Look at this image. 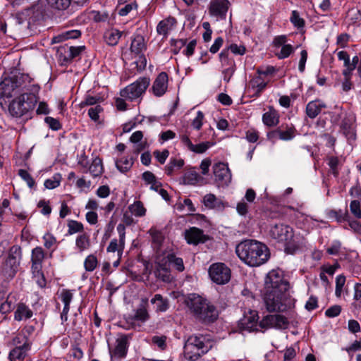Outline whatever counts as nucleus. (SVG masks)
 <instances>
[{"instance_id": "nucleus-1", "label": "nucleus", "mask_w": 361, "mask_h": 361, "mask_svg": "<svg viewBox=\"0 0 361 361\" xmlns=\"http://www.w3.org/2000/svg\"><path fill=\"white\" fill-rule=\"evenodd\" d=\"M288 288V283L281 270L273 269L267 274L263 299L268 312H284L290 307V299L286 293Z\"/></svg>"}, {"instance_id": "nucleus-2", "label": "nucleus", "mask_w": 361, "mask_h": 361, "mask_svg": "<svg viewBox=\"0 0 361 361\" xmlns=\"http://www.w3.org/2000/svg\"><path fill=\"white\" fill-rule=\"evenodd\" d=\"M305 232L293 231V228L283 224H276L269 230L271 237L278 242L285 243V251L288 254H295L306 244Z\"/></svg>"}, {"instance_id": "nucleus-3", "label": "nucleus", "mask_w": 361, "mask_h": 361, "mask_svg": "<svg viewBox=\"0 0 361 361\" xmlns=\"http://www.w3.org/2000/svg\"><path fill=\"white\" fill-rule=\"evenodd\" d=\"M235 252L243 262L250 267L260 266L269 257L267 247L255 240L242 241L236 246Z\"/></svg>"}, {"instance_id": "nucleus-4", "label": "nucleus", "mask_w": 361, "mask_h": 361, "mask_svg": "<svg viewBox=\"0 0 361 361\" xmlns=\"http://www.w3.org/2000/svg\"><path fill=\"white\" fill-rule=\"evenodd\" d=\"M185 304L195 318L203 322H213L218 317L216 307L199 295H189L185 300Z\"/></svg>"}, {"instance_id": "nucleus-5", "label": "nucleus", "mask_w": 361, "mask_h": 361, "mask_svg": "<svg viewBox=\"0 0 361 361\" xmlns=\"http://www.w3.org/2000/svg\"><path fill=\"white\" fill-rule=\"evenodd\" d=\"M212 348L208 339L204 336L192 335L186 341L184 345V355L189 360H197L202 355L207 353Z\"/></svg>"}, {"instance_id": "nucleus-6", "label": "nucleus", "mask_w": 361, "mask_h": 361, "mask_svg": "<svg viewBox=\"0 0 361 361\" xmlns=\"http://www.w3.org/2000/svg\"><path fill=\"white\" fill-rule=\"evenodd\" d=\"M37 102V96L33 93H24L13 99L9 104V113L15 117H20L34 109Z\"/></svg>"}, {"instance_id": "nucleus-7", "label": "nucleus", "mask_w": 361, "mask_h": 361, "mask_svg": "<svg viewBox=\"0 0 361 361\" xmlns=\"http://www.w3.org/2000/svg\"><path fill=\"white\" fill-rule=\"evenodd\" d=\"M149 85V78H140L135 82L121 90L120 94L121 97L133 101L140 97L145 92Z\"/></svg>"}, {"instance_id": "nucleus-8", "label": "nucleus", "mask_w": 361, "mask_h": 361, "mask_svg": "<svg viewBox=\"0 0 361 361\" xmlns=\"http://www.w3.org/2000/svg\"><path fill=\"white\" fill-rule=\"evenodd\" d=\"M208 271L212 281L216 284H226L231 279V269L224 263L217 262L212 264L209 267Z\"/></svg>"}, {"instance_id": "nucleus-9", "label": "nucleus", "mask_w": 361, "mask_h": 361, "mask_svg": "<svg viewBox=\"0 0 361 361\" xmlns=\"http://www.w3.org/2000/svg\"><path fill=\"white\" fill-rule=\"evenodd\" d=\"M288 325V319L279 314H268L259 321V327L262 330L267 329H286Z\"/></svg>"}, {"instance_id": "nucleus-10", "label": "nucleus", "mask_w": 361, "mask_h": 361, "mask_svg": "<svg viewBox=\"0 0 361 361\" xmlns=\"http://www.w3.org/2000/svg\"><path fill=\"white\" fill-rule=\"evenodd\" d=\"M238 326L242 331L249 332L262 331L259 327L258 313L255 310H249L238 321Z\"/></svg>"}, {"instance_id": "nucleus-11", "label": "nucleus", "mask_w": 361, "mask_h": 361, "mask_svg": "<svg viewBox=\"0 0 361 361\" xmlns=\"http://www.w3.org/2000/svg\"><path fill=\"white\" fill-rule=\"evenodd\" d=\"M147 307L148 300L147 298L142 299L140 305L134 310V314H129L126 317V322L130 324L132 327L136 326V322H139L141 324L147 322L150 319V314Z\"/></svg>"}, {"instance_id": "nucleus-12", "label": "nucleus", "mask_w": 361, "mask_h": 361, "mask_svg": "<svg viewBox=\"0 0 361 361\" xmlns=\"http://www.w3.org/2000/svg\"><path fill=\"white\" fill-rule=\"evenodd\" d=\"M20 78L13 76L4 78L0 83V95L4 98H11L20 87Z\"/></svg>"}, {"instance_id": "nucleus-13", "label": "nucleus", "mask_w": 361, "mask_h": 361, "mask_svg": "<svg viewBox=\"0 0 361 361\" xmlns=\"http://www.w3.org/2000/svg\"><path fill=\"white\" fill-rule=\"evenodd\" d=\"M228 0H211L209 7V14L216 20H224L229 8Z\"/></svg>"}, {"instance_id": "nucleus-14", "label": "nucleus", "mask_w": 361, "mask_h": 361, "mask_svg": "<svg viewBox=\"0 0 361 361\" xmlns=\"http://www.w3.org/2000/svg\"><path fill=\"white\" fill-rule=\"evenodd\" d=\"M215 180L221 185H227L231 180V173L228 165L224 163H217L213 166Z\"/></svg>"}, {"instance_id": "nucleus-15", "label": "nucleus", "mask_w": 361, "mask_h": 361, "mask_svg": "<svg viewBox=\"0 0 361 361\" xmlns=\"http://www.w3.org/2000/svg\"><path fill=\"white\" fill-rule=\"evenodd\" d=\"M117 230L119 233V240H111L106 250L109 252H117L118 257H121L125 245L124 226L122 224H119L117 226Z\"/></svg>"}, {"instance_id": "nucleus-16", "label": "nucleus", "mask_w": 361, "mask_h": 361, "mask_svg": "<svg viewBox=\"0 0 361 361\" xmlns=\"http://www.w3.org/2000/svg\"><path fill=\"white\" fill-rule=\"evenodd\" d=\"M269 139L276 140L280 139L282 140H290L295 136V128L293 126H286V128L280 127L267 135Z\"/></svg>"}, {"instance_id": "nucleus-17", "label": "nucleus", "mask_w": 361, "mask_h": 361, "mask_svg": "<svg viewBox=\"0 0 361 361\" xmlns=\"http://www.w3.org/2000/svg\"><path fill=\"white\" fill-rule=\"evenodd\" d=\"M128 352V343L125 336H121L116 339V346L114 349H109V353L111 359L124 358Z\"/></svg>"}, {"instance_id": "nucleus-18", "label": "nucleus", "mask_w": 361, "mask_h": 361, "mask_svg": "<svg viewBox=\"0 0 361 361\" xmlns=\"http://www.w3.org/2000/svg\"><path fill=\"white\" fill-rule=\"evenodd\" d=\"M168 87V75L165 72L160 73L156 78L152 85V92L157 97L165 94Z\"/></svg>"}, {"instance_id": "nucleus-19", "label": "nucleus", "mask_w": 361, "mask_h": 361, "mask_svg": "<svg viewBox=\"0 0 361 361\" xmlns=\"http://www.w3.org/2000/svg\"><path fill=\"white\" fill-rule=\"evenodd\" d=\"M185 238L188 243L197 245L200 243H204L207 240L206 235L203 231L196 227H192L185 231Z\"/></svg>"}, {"instance_id": "nucleus-20", "label": "nucleus", "mask_w": 361, "mask_h": 361, "mask_svg": "<svg viewBox=\"0 0 361 361\" xmlns=\"http://www.w3.org/2000/svg\"><path fill=\"white\" fill-rule=\"evenodd\" d=\"M79 165L82 167V172L87 173L89 171L93 177H97L102 174L104 171L103 164L102 160L96 157L92 160V164L87 168V164L84 163V161H79Z\"/></svg>"}, {"instance_id": "nucleus-21", "label": "nucleus", "mask_w": 361, "mask_h": 361, "mask_svg": "<svg viewBox=\"0 0 361 361\" xmlns=\"http://www.w3.org/2000/svg\"><path fill=\"white\" fill-rule=\"evenodd\" d=\"M30 348V342H24L23 345L16 346L9 353L11 361H23Z\"/></svg>"}, {"instance_id": "nucleus-22", "label": "nucleus", "mask_w": 361, "mask_h": 361, "mask_svg": "<svg viewBox=\"0 0 361 361\" xmlns=\"http://www.w3.org/2000/svg\"><path fill=\"white\" fill-rule=\"evenodd\" d=\"M176 20L173 17H169L161 20L157 27V32L159 35L166 37L169 33L174 28Z\"/></svg>"}, {"instance_id": "nucleus-23", "label": "nucleus", "mask_w": 361, "mask_h": 361, "mask_svg": "<svg viewBox=\"0 0 361 361\" xmlns=\"http://www.w3.org/2000/svg\"><path fill=\"white\" fill-rule=\"evenodd\" d=\"M19 266V259L10 255L4 265L3 271L8 277H13Z\"/></svg>"}, {"instance_id": "nucleus-24", "label": "nucleus", "mask_w": 361, "mask_h": 361, "mask_svg": "<svg viewBox=\"0 0 361 361\" xmlns=\"http://www.w3.org/2000/svg\"><path fill=\"white\" fill-rule=\"evenodd\" d=\"M326 107L324 102L319 99L310 102L306 106V114L310 118H316Z\"/></svg>"}, {"instance_id": "nucleus-25", "label": "nucleus", "mask_w": 361, "mask_h": 361, "mask_svg": "<svg viewBox=\"0 0 361 361\" xmlns=\"http://www.w3.org/2000/svg\"><path fill=\"white\" fill-rule=\"evenodd\" d=\"M44 252L41 247H36L32 250V269L35 273V269H41L42 263L44 259Z\"/></svg>"}, {"instance_id": "nucleus-26", "label": "nucleus", "mask_w": 361, "mask_h": 361, "mask_svg": "<svg viewBox=\"0 0 361 361\" xmlns=\"http://www.w3.org/2000/svg\"><path fill=\"white\" fill-rule=\"evenodd\" d=\"M262 121L264 125L272 127L276 126L279 122V115L273 107H269V111L262 116Z\"/></svg>"}, {"instance_id": "nucleus-27", "label": "nucleus", "mask_w": 361, "mask_h": 361, "mask_svg": "<svg viewBox=\"0 0 361 361\" xmlns=\"http://www.w3.org/2000/svg\"><path fill=\"white\" fill-rule=\"evenodd\" d=\"M204 205L209 209H222L224 203L221 200L217 198L214 194L209 193L203 197Z\"/></svg>"}, {"instance_id": "nucleus-28", "label": "nucleus", "mask_w": 361, "mask_h": 361, "mask_svg": "<svg viewBox=\"0 0 361 361\" xmlns=\"http://www.w3.org/2000/svg\"><path fill=\"white\" fill-rule=\"evenodd\" d=\"M154 274L157 279L164 282H169L171 279L170 270L166 262H159L157 264L154 270Z\"/></svg>"}, {"instance_id": "nucleus-29", "label": "nucleus", "mask_w": 361, "mask_h": 361, "mask_svg": "<svg viewBox=\"0 0 361 361\" xmlns=\"http://www.w3.org/2000/svg\"><path fill=\"white\" fill-rule=\"evenodd\" d=\"M151 303L155 305L157 312H164L169 307V300L164 298L161 294H156L151 299Z\"/></svg>"}, {"instance_id": "nucleus-30", "label": "nucleus", "mask_w": 361, "mask_h": 361, "mask_svg": "<svg viewBox=\"0 0 361 361\" xmlns=\"http://www.w3.org/2000/svg\"><path fill=\"white\" fill-rule=\"evenodd\" d=\"M184 165V161L182 159L171 158L167 165L165 166V171L168 176H172L176 171L180 170Z\"/></svg>"}, {"instance_id": "nucleus-31", "label": "nucleus", "mask_w": 361, "mask_h": 361, "mask_svg": "<svg viewBox=\"0 0 361 361\" xmlns=\"http://www.w3.org/2000/svg\"><path fill=\"white\" fill-rule=\"evenodd\" d=\"M122 32L116 29H111L105 32L104 37L109 45L115 46L118 44Z\"/></svg>"}, {"instance_id": "nucleus-32", "label": "nucleus", "mask_w": 361, "mask_h": 361, "mask_svg": "<svg viewBox=\"0 0 361 361\" xmlns=\"http://www.w3.org/2000/svg\"><path fill=\"white\" fill-rule=\"evenodd\" d=\"M143 133L140 130L134 132L130 137V141L134 144H137L135 150L139 152L146 147H147V143L146 141L142 142Z\"/></svg>"}, {"instance_id": "nucleus-33", "label": "nucleus", "mask_w": 361, "mask_h": 361, "mask_svg": "<svg viewBox=\"0 0 361 361\" xmlns=\"http://www.w3.org/2000/svg\"><path fill=\"white\" fill-rule=\"evenodd\" d=\"M145 49L146 45L144 37L140 35L135 36L130 45L131 51L136 54H139L142 53Z\"/></svg>"}, {"instance_id": "nucleus-34", "label": "nucleus", "mask_w": 361, "mask_h": 361, "mask_svg": "<svg viewBox=\"0 0 361 361\" xmlns=\"http://www.w3.org/2000/svg\"><path fill=\"white\" fill-rule=\"evenodd\" d=\"M75 247L80 252L87 250L90 247V236L86 233L78 235L75 240Z\"/></svg>"}, {"instance_id": "nucleus-35", "label": "nucleus", "mask_w": 361, "mask_h": 361, "mask_svg": "<svg viewBox=\"0 0 361 361\" xmlns=\"http://www.w3.org/2000/svg\"><path fill=\"white\" fill-rule=\"evenodd\" d=\"M200 178V176L195 171L190 170L185 172L180 178V183L184 185H195Z\"/></svg>"}, {"instance_id": "nucleus-36", "label": "nucleus", "mask_w": 361, "mask_h": 361, "mask_svg": "<svg viewBox=\"0 0 361 361\" xmlns=\"http://www.w3.org/2000/svg\"><path fill=\"white\" fill-rule=\"evenodd\" d=\"M32 316V312L24 304H19L15 312V319L20 321L30 319Z\"/></svg>"}, {"instance_id": "nucleus-37", "label": "nucleus", "mask_w": 361, "mask_h": 361, "mask_svg": "<svg viewBox=\"0 0 361 361\" xmlns=\"http://www.w3.org/2000/svg\"><path fill=\"white\" fill-rule=\"evenodd\" d=\"M81 32L78 30H71L65 31L54 38V42H61L69 39H76L79 37Z\"/></svg>"}, {"instance_id": "nucleus-38", "label": "nucleus", "mask_w": 361, "mask_h": 361, "mask_svg": "<svg viewBox=\"0 0 361 361\" xmlns=\"http://www.w3.org/2000/svg\"><path fill=\"white\" fill-rule=\"evenodd\" d=\"M166 259V263L169 262V264L172 265L177 271H183L185 269L183 259L176 257L173 253L168 254Z\"/></svg>"}, {"instance_id": "nucleus-39", "label": "nucleus", "mask_w": 361, "mask_h": 361, "mask_svg": "<svg viewBox=\"0 0 361 361\" xmlns=\"http://www.w3.org/2000/svg\"><path fill=\"white\" fill-rule=\"evenodd\" d=\"M134 163L132 157H123L116 161V166L118 171L122 173L128 171Z\"/></svg>"}, {"instance_id": "nucleus-40", "label": "nucleus", "mask_w": 361, "mask_h": 361, "mask_svg": "<svg viewBox=\"0 0 361 361\" xmlns=\"http://www.w3.org/2000/svg\"><path fill=\"white\" fill-rule=\"evenodd\" d=\"M341 128L343 134L349 138L355 137V133L353 130V122L352 119L345 118L341 122Z\"/></svg>"}, {"instance_id": "nucleus-41", "label": "nucleus", "mask_w": 361, "mask_h": 361, "mask_svg": "<svg viewBox=\"0 0 361 361\" xmlns=\"http://www.w3.org/2000/svg\"><path fill=\"white\" fill-rule=\"evenodd\" d=\"M72 0H47L48 5L56 10L63 11L68 8Z\"/></svg>"}, {"instance_id": "nucleus-42", "label": "nucleus", "mask_w": 361, "mask_h": 361, "mask_svg": "<svg viewBox=\"0 0 361 361\" xmlns=\"http://www.w3.org/2000/svg\"><path fill=\"white\" fill-rule=\"evenodd\" d=\"M128 209L131 214L135 216H143L146 213V209L140 201L135 202L129 206Z\"/></svg>"}, {"instance_id": "nucleus-43", "label": "nucleus", "mask_w": 361, "mask_h": 361, "mask_svg": "<svg viewBox=\"0 0 361 361\" xmlns=\"http://www.w3.org/2000/svg\"><path fill=\"white\" fill-rule=\"evenodd\" d=\"M73 298V290L68 289H63L59 293V298L64 304L63 308L70 309V303Z\"/></svg>"}, {"instance_id": "nucleus-44", "label": "nucleus", "mask_w": 361, "mask_h": 361, "mask_svg": "<svg viewBox=\"0 0 361 361\" xmlns=\"http://www.w3.org/2000/svg\"><path fill=\"white\" fill-rule=\"evenodd\" d=\"M328 216L331 219H334L338 223L347 221L349 218L348 212H343L341 210H331L329 212Z\"/></svg>"}, {"instance_id": "nucleus-45", "label": "nucleus", "mask_w": 361, "mask_h": 361, "mask_svg": "<svg viewBox=\"0 0 361 361\" xmlns=\"http://www.w3.org/2000/svg\"><path fill=\"white\" fill-rule=\"evenodd\" d=\"M252 88L255 91L256 96H259L261 92L265 89L267 83L261 80L259 77L252 79L250 81Z\"/></svg>"}, {"instance_id": "nucleus-46", "label": "nucleus", "mask_w": 361, "mask_h": 361, "mask_svg": "<svg viewBox=\"0 0 361 361\" xmlns=\"http://www.w3.org/2000/svg\"><path fill=\"white\" fill-rule=\"evenodd\" d=\"M67 226L68 228V233L69 235L82 232L84 229L82 224L75 220H68Z\"/></svg>"}, {"instance_id": "nucleus-47", "label": "nucleus", "mask_w": 361, "mask_h": 361, "mask_svg": "<svg viewBox=\"0 0 361 361\" xmlns=\"http://www.w3.org/2000/svg\"><path fill=\"white\" fill-rule=\"evenodd\" d=\"M149 233L152 237V242L154 243L157 246H160L164 239V235L160 231H158L155 228H152Z\"/></svg>"}, {"instance_id": "nucleus-48", "label": "nucleus", "mask_w": 361, "mask_h": 361, "mask_svg": "<svg viewBox=\"0 0 361 361\" xmlns=\"http://www.w3.org/2000/svg\"><path fill=\"white\" fill-rule=\"evenodd\" d=\"M98 264L97 259L94 255H88L84 262V267L87 271H92L95 269Z\"/></svg>"}, {"instance_id": "nucleus-49", "label": "nucleus", "mask_w": 361, "mask_h": 361, "mask_svg": "<svg viewBox=\"0 0 361 361\" xmlns=\"http://www.w3.org/2000/svg\"><path fill=\"white\" fill-rule=\"evenodd\" d=\"M290 20L298 29L302 28L305 26V20L300 16L297 11H292Z\"/></svg>"}, {"instance_id": "nucleus-50", "label": "nucleus", "mask_w": 361, "mask_h": 361, "mask_svg": "<svg viewBox=\"0 0 361 361\" xmlns=\"http://www.w3.org/2000/svg\"><path fill=\"white\" fill-rule=\"evenodd\" d=\"M345 283V276L343 274L338 275L336 278L335 295L340 298L343 292V288Z\"/></svg>"}, {"instance_id": "nucleus-51", "label": "nucleus", "mask_w": 361, "mask_h": 361, "mask_svg": "<svg viewBox=\"0 0 361 361\" xmlns=\"http://www.w3.org/2000/svg\"><path fill=\"white\" fill-rule=\"evenodd\" d=\"M61 179L60 174H55L51 178L47 179L44 185L47 189H54L60 185Z\"/></svg>"}, {"instance_id": "nucleus-52", "label": "nucleus", "mask_w": 361, "mask_h": 361, "mask_svg": "<svg viewBox=\"0 0 361 361\" xmlns=\"http://www.w3.org/2000/svg\"><path fill=\"white\" fill-rule=\"evenodd\" d=\"M350 211L357 219H361L360 202L358 200H353L350 204Z\"/></svg>"}, {"instance_id": "nucleus-53", "label": "nucleus", "mask_w": 361, "mask_h": 361, "mask_svg": "<svg viewBox=\"0 0 361 361\" xmlns=\"http://www.w3.org/2000/svg\"><path fill=\"white\" fill-rule=\"evenodd\" d=\"M212 145V144L210 142H202L197 145L192 144L190 151L198 154L204 153Z\"/></svg>"}, {"instance_id": "nucleus-54", "label": "nucleus", "mask_w": 361, "mask_h": 361, "mask_svg": "<svg viewBox=\"0 0 361 361\" xmlns=\"http://www.w3.org/2000/svg\"><path fill=\"white\" fill-rule=\"evenodd\" d=\"M18 175L27 183L29 188H32L35 186V182L31 175L27 171L20 169L18 171Z\"/></svg>"}, {"instance_id": "nucleus-55", "label": "nucleus", "mask_w": 361, "mask_h": 361, "mask_svg": "<svg viewBox=\"0 0 361 361\" xmlns=\"http://www.w3.org/2000/svg\"><path fill=\"white\" fill-rule=\"evenodd\" d=\"M152 342L156 345L159 349L164 350L166 347V336H154L152 338Z\"/></svg>"}, {"instance_id": "nucleus-56", "label": "nucleus", "mask_w": 361, "mask_h": 361, "mask_svg": "<svg viewBox=\"0 0 361 361\" xmlns=\"http://www.w3.org/2000/svg\"><path fill=\"white\" fill-rule=\"evenodd\" d=\"M293 52V47L290 44H286L281 47L280 52L276 55L279 59H283L288 57Z\"/></svg>"}, {"instance_id": "nucleus-57", "label": "nucleus", "mask_w": 361, "mask_h": 361, "mask_svg": "<svg viewBox=\"0 0 361 361\" xmlns=\"http://www.w3.org/2000/svg\"><path fill=\"white\" fill-rule=\"evenodd\" d=\"M204 114L201 111H198L196 117L192 121V126L194 129L199 130L203 124Z\"/></svg>"}, {"instance_id": "nucleus-58", "label": "nucleus", "mask_w": 361, "mask_h": 361, "mask_svg": "<svg viewBox=\"0 0 361 361\" xmlns=\"http://www.w3.org/2000/svg\"><path fill=\"white\" fill-rule=\"evenodd\" d=\"M44 245L46 248L50 249L56 244V238L49 233H46L43 236Z\"/></svg>"}, {"instance_id": "nucleus-59", "label": "nucleus", "mask_w": 361, "mask_h": 361, "mask_svg": "<svg viewBox=\"0 0 361 361\" xmlns=\"http://www.w3.org/2000/svg\"><path fill=\"white\" fill-rule=\"evenodd\" d=\"M187 40L183 39H171V47H173V52L177 54L180 50L186 44Z\"/></svg>"}, {"instance_id": "nucleus-60", "label": "nucleus", "mask_w": 361, "mask_h": 361, "mask_svg": "<svg viewBox=\"0 0 361 361\" xmlns=\"http://www.w3.org/2000/svg\"><path fill=\"white\" fill-rule=\"evenodd\" d=\"M46 123L53 130H59L61 128V125L59 120L53 117L47 116L44 118Z\"/></svg>"}, {"instance_id": "nucleus-61", "label": "nucleus", "mask_w": 361, "mask_h": 361, "mask_svg": "<svg viewBox=\"0 0 361 361\" xmlns=\"http://www.w3.org/2000/svg\"><path fill=\"white\" fill-rule=\"evenodd\" d=\"M345 350L352 357L355 352L361 350V339L355 341L352 344L346 347Z\"/></svg>"}, {"instance_id": "nucleus-62", "label": "nucleus", "mask_w": 361, "mask_h": 361, "mask_svg": "<svg viewBox=\"0 0 361 361\" xmlns=\"http://www.w3.org/2000/svg\"><path fill=\"white\" fill-rule=\"evenodd\" d=\"M103 109L101 106L97 105L94 107H91L88 110V115L94 121H97L99 120V114L102 111Z\"/></svg>"}, {"instance_id": "nucleus-63", "label": "nucleus", "mask_w": 361, "mask_h": 361, "mask_svg": "<svg viewBox=\"0 0 361 361\" xmlns=\"http://www.w3.org/2000/svg\"><path fill=\"white\" fill-rule=\"evenodd\" d=\"M341 312V307L338 305H335L328 308L325 314L328 317H335L340 314Z\"/></svg>"}, {"instance_id": "nucleus-64", "label": "nucleus", "mask_w": 361, "mask_h": 361, "mask_svg": "<svg viewBox=\"0 0 361 361\" xmlns=\"http://www.w3.org/2000/svg\"><path fill=\"white\" fill-rule=\"evenodd\" d=\"M348 226L350 229L357 234H361V223L357 220H353L350 216L348 219Z\"/></svg>"}]
</instances>
